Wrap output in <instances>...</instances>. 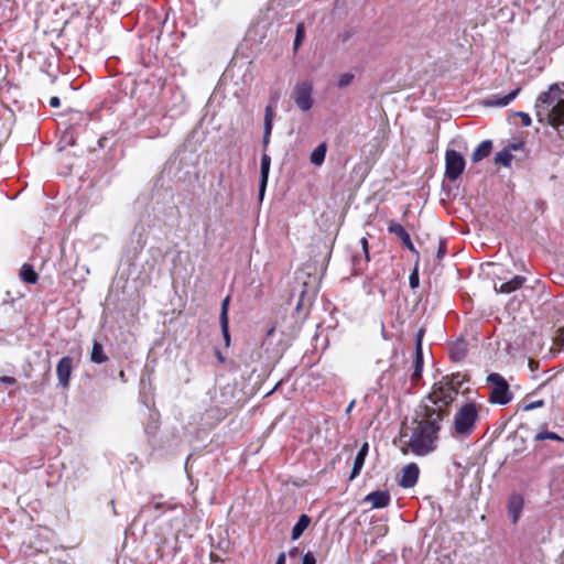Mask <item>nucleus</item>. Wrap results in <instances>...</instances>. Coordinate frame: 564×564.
Instances as JSON below:
<instances>
[{
	"label": "nucleus",
	"mask_w": 564,
	"mask_h": 564,
	"mask_svg": "<svg viewBox=\"0 0 564 564\" xmlns=\"http://www.w3.org/2000/svg\"><path fill=\"white\" fill-rule=\"evenodd\" d=\"M520 91H521V88L518 87V88L513 89L512 91H510L509 94H507L506 96H502V97L491 96L490 98H488L486 100V105L492 106V107L508 106L519 95Z\"/></svg>",
	"instance_id": "obj_13"
},
{
	"label": "nucleus",
	"mask_w": 564,
	"mask_h": 564,
	"mask_svg": "<svg viewBox=\"0 0 564 564\" xmlns=\"http://www.w3.org/2000/svg\"><path fill=\"white\" fill-rule=\"evenodd\" d=\"M544 405L543 400H536L524 405L525 411L534 410Z\"/></svg>",
	"instance_id": "obj_34"
},
{
	"label": "nucleus",
	"mask_w": 564,
	"mask_h": 564,
	"mask_svg": "<svg viewBox=\"0 0 564 564\" xmlns=\"http://www.w3.org/2000/svg\"><path fill=\"white\" fill-rule=\"evenodd\" d=\"M356 404V400H351L348 404V406L346 408V414H350V412L352 411L354 406Z\"/></svg>",
	"instance_id": "obj_45"
},
{
	"label": "nucleus",
	"mask_w": 564,
	"mask_h": 564,
	"mask_svg": "<svg viewBox=\"0 0 564 564\" xmlns=\"http://www.w3.org/2000/svg\"><path fill=\"white\" fill-rule=\"evenodd\" d=\"M512 159H513L512 154L507 149L498 152L495 156L496 163L501 164L503 166H509Z\"/></svg>",
	"instance_id": "obj_26"
},
{
	"label": "nucleus",
	"mask_w": 564,
	"mask_h": 564,
	"mask_svg": "<svg viewBox=\"0 0 564 564\" xmlns=\"http://www.w3.org/2000/svg\"><path fill=\"white\" fill-rule=\"evenodd\" d=\"M545 440H552V441L562 442V443L564 442V438L562 436H560L558 434H556L554 432H549V431H540L534 436V442H542Z\"/></svg>",
	"instance_id": "obj_25"
},
{
	"label": "nucleus",
	"mask_w": 564,
	"mask_h": 564,
	"mask_svg": "<svg viewBox=\"0 0 564 564\" xmlns=\"http://www.w3.org/2000/svg\"><path fill=\"white\" fill-rule=\"evenodd\" d=\"M525 278L522 275H516L510 281L502 283L499 289H496L500 293L509 294L519 290L525 282Z\"/></svg>",
	"instance_id": "obj_16"
},
{
	"label": "nucleus",
	"mask_w": 564,
	"mask_h": 564,
	"mask_svg": "<svg viewBox=\"0 0 564 564\" xmlns=\"http://www.w3.org/2000/svg\"><path fill=\"white\" fill-rule=\"evenodd\" d=\"M274 332H275V326H274V325H272V326L268 329V332H267V336H268V337L272 336V335L274 334Z\"/></svg>",
	"instance_id": "obj_47"
},
{
	"label": "nucleus",
	"mask_w": 564,
	"mask_h": 564,
	"mask_svg": "<svg viewBox=\"0 0 564 564\" xmlns=\"http://www.w3.org/2000/svg\"><path fill=\"white\" fill-rule=\"evenodd\" d=\"M524 506L523 497L519 494L510 496L508 501V512L513 524H517Z\"/></svg>",
	"instance_id": "obj_10"
},
{
	"label": "nucleus",
	"mask_w": 564,
	"mask_h": 564,
	"mask_svg": "<svg viewBox=\"0 0 564 564\" xmlns=\"http://www.w3.org/2000/svg\"><path fill=\"white\" fill-rule=\"evenodd\" d=\"M445 253H446V246L443 242H441L438 250H437V258L442 259L445 256Z\"/></svg>",
	"instance_id": "obj_39"
},
{
	"label": "nucleus",
	"mask_w": 564,
	"mask_h": 564,
	"mask_svg": "<svg viewBox=\"0 0 564 564\" xmlns=\"http://www.w3.org/2000/svg\"><path fill=\"white\" fill-rule=\"evenodd\" d=\"M365 501L370 502L372 508H386L390 501L391 496L387 490H377L366 496Z\"/></svg>",
	"instance_id": "obj_11"
},
{
	"label": "nucleus",
	"mask_w": 564,
	"mask_h": 564,
	"mask_svg": "<svg viewBox=\"0 0 564 564\" xmlns=\"http://www.w3.org/2000/svg\"><path fill=\"white\" fill-rule=\"evenodd\" d=\"M463 384V379L459 373L443 377L440 381L435 382L430 393H434L438 399H443L447 395L451 397V401L446 403V409L451 410V405L456 400L459 389Z\"/></svg>",
	"instance_id": "obj_4"
},
{
	"label": "nucleus",
	"mask_w": 564,
	"mask_h": 564,
	"mask_svg": "<svg viewBox=\"0 0 564 564\" xmlns=\"http://www.w3.org/2000/svg\"><path fill=\"white\" fill-rule=\"evenodd\" d=\"M270 165H271V158L268 154L264 153L261 156V166H260V173H261V180H260V186H259V196H260V198L263 197V194H264V191H265V187H267Z\"/></svg>",
	"instance_id": "obj_12"
},
{
	"label": "nucleus",
	"mask_w": 564,
	"mask_h": 564,
	"mask_svg": "<svg viewBox=\"0 0 564 564\" xmlns=\"http://www.w3.org/2000/svg\"><path fill=\"white\" fill-rule=\"evenodd\" d=\"M467 343L464 339L457 340L449 347V357L453 361L459 362L467 356Z\"/></svg>",
	"instance_id": "obj_14"
},
{
	"label": "nucleus",
	"mask_w": 564,
	"mask_h": 564,
	"mask_svg": "<svg viewBox=\"0 0 564 564\" xmlns=\"http://www.w3.org/2000/svg\"><path fill=\"white\" fill-rule=\"evenodd\" d=\"M535 115L539 122L550 124L564 141V91L557 85L539 95Z\"/></svg>",
	"instance_id": "obj_2"
},
{
	"label": "nucleus",
	"mask_w": 564,
	"mask_h": 564,
	"mask_svg": "<svg viewBox=\"0 0 564 564\" xmlns=\"http://www.w3.org/2000/svg\"><path fill=\"white\" fill-rule=\"evenodd\" d=\"M221 333L224 336L225 345L228 347L230 345V334H229V321L220 322Z\"/></svg>",
	"instance_id": "obj_30"
},
{
	"label": "nucleus",
	"mask_w": 564,
	"mask_h": 564,
	"mask_svg": "<svg viewBox=\"0 0 564 564\" xmlns=\"http://www.w3.org/2000/svg\"><path fill=\"white\" fill-rule=\"evenodd\" d=\"M403 245H404V247H405L406 249H409L410 251H412V252H416V249H415V247H414V245H413V242H412L411 238H410V239H408Z\"/></svg>",
	"instance_id": "obj_42"
},
{
	"label": "nucleus",
	"mask_w": 564,
	"mask_h": 564,
	"mask_svg": "<svg viewBox=\"0 0 564 564\" xmlns=\"http://www.w3.org/2000/svg\"><path fill=\"white\" fill-rule=\"evenodd\" d=\"M90 360L97 365L104 364L108 360V356L105 354L102 345L97 340L93 344Z\"/></svg>",
	"instance_id": "obj_21"
},
{
	"label": "nucleus",
	"mask_w": 564,
	"mask_h": 564,
	"mask_svg": "<svg viewBox=\"0 0 564 564\" xmlns=\"http://www.w3.org/2000/svg\"><path fill=\"white\" fill-rule=\"evenodd\" d=\"M354 80V75L351 73H345V74H341L338 78V87L339 88H345L347 86H349Z\"/></svg>",
	"instance_id": "obj_28"
},
{
	"label": "nucleus",
	"mask_w": 564,
	"mask_h": 564,
	"mask_svg": "<svg viewBox=\"0 0 564 564\" xmlns=\"http://www.w3.org/2000/svg\"><path fill=\"white\" fill-rule=\"evenodd\" d=\"M229 296H226L221 302V311L219 316V322L229 321L228 318V305H229Z\"/></svg>",
	"instance_id": "obj_29"
},
{
	"label": "nucleus",
	"mask_w": 564,
	"mask_h": 564,
	"mask_svg": "<svg viewBox=\"0 0 564 564\" xmlns=\"http://www.w3.org/2000/svg\"><path fill=\"white\" fill-rule=\"evenodd\" d=\"M285 557L286 556L284 552L280 553L275 561V564H285Z\"/></svg>",
	"instance_id": "obj_43"
},
{
	"label": "nucleus",
	"mask_w": 564,
	"mask_h": 564,
	"mask_svg": "<svg viewBox=\"0 0 564 564\" xmlns=\"http://www.w3.org/2000/svg\"><path fill=\"white\" fill-rule=\"evenodd\" d=\"M297 554H299V549H297V547H292V549L289 551V555H290L291 557H295Z\"/></svg>",
	"instance_id": "obj_46"
},
{
	"label": "nucleus",
	"mask_w": 564,
	"mask_h": 564,
	"mask_svg": "<svg viewBox=\"0 0 564 564\" xmlns=\"http://www.w3.org/2000/svg\"><path fill=\"white\" fill-rule=\"evenodd\" d=\"M517 116L521 119V123L523 127L531 126V123H532L531 117L527 112L519 111V112H517Z\"/></svg>",
	"instance_id": "obj_33"
},
{
	"label": "nucleus",
	"mask_w": 564,
	"mask_h": 564,
	"mask_svg": "<svg viewBox=\"0 0 564 564\" xmlns=\"http://www.w3.org/2000/svg\"><path fill=\"white\" fill-rule=\"evenodd\" d=\"M313 86L311 83L304 82L295 86L294 101L302 111H308L313 107Z\"/></svg>",
	"instance_id": "obj_7"
},
{
	"label": "nucleus",
	"mask_w": 564,
	"mask_h": 564,
	"mask_svg": "<svg viewBox=\"0 0 564 564\" xmlns=\"http://www.w3.org/2000/svg\"><path fill=\"white\" fill-rule=\"evenodd\" d=\"M423 350L415 351L414 362H413V371L411 373V382L413 384H417V382L422 378L423 371Z\"/></svg>",
	"instance_id": "obj_17"
},
{
	"label": "nucleus",
	"mask_w": 564,
	"mask_h": 564,
	"mask_svg": "<svg viewBox=\"0 0 564 564\" xmlns=\"http://www.w3.org/2000/svg\"><path fill=\"white\" fill-rule=\"evenodd\" d=\"M367 454H368V444L365 443L360 447V449L358 451V453H357V455L355 457L352 470H351V474H350V477H349L350 480L355 479L360 474V471H361V469L364 467Z\"/></svg>",
	"instance_id": "obj_15"
},
{
	"label": "nucleus",
	"mask_w": 564,
	"mask_h": 564,
	"mask_svg": "<svg viewBox=\"0 0 564 564\" xmlns=\"http://www.w3.org/2000/svg\"><path fill=\"white\" fill-rule=\"evenodd\" d=\"M360 245H361V248H362V252L365 254V261L366 262H369L370 261V254H369V242H368V238L367 237H362L360 239Z\"/></svg>",
	"instance_id": "obj_31"
},
{
	"label": "nucleus",
	"mask_w": 564,
	"mask_h": 564,
	"mask_svg": "<svg viewBox=\"0 0 564 564\" xmlns=\"http://www.w3.org/2000/svg\"><path fill=\"white\" fill-rule=\"evenodd\" d=\"M215 354H216V357L219 360V362L224 364L226 361L225 356L221 354V351L219 349H216Z\"/></svg>",
	"instance_id": "obj_44"
},
{
	"label": "nucleus",
	"mask_w": 564,
	"mask_h": 564,
	"mask_svg": "<svg viewBox=\"0 0 564 564\" xmlns=\"http://www.w3.org/2000/svg\"><path fill=\"white\" fill-rule=\"evenodd\" d=\"M73 368H74V360L69 356L62 357L56 365V376H57L58 384L63 389L69 388Z\"/></svg>",
	"instance_id": "obj_8"
},
{
	"label": "nucleus",
	"mask_w": 564,
	"mask_h": 564,
	"mask_svg": "<svg viewBox=\"0 0 564 564\" xmlns=\"http://www.w3.org/2000/svg\"><path fill=\"white\" fill-rule=\"evenodd\" d=\"M326 151H327V144L325 142L317 145L314 149V151L311 153V158H310L311 163L316 166L322 165L325 161Z\"/></svg>",
	"instance_id": "obj_24"
},
{
	"label": "nucleus",
	"mask_w": 564,
	"mask_h": 564,
	"mask_svg": "<svg viewBox=\"0 0 564 564\" xmlns=\"http://www.w3.org/2000/svg\"><path fill=\"white\" fill-rule=\"evenodd\" d=\"M119 377H120V379H121V380H124V371H123V370H121V371L119 372Z\"/></svg>",
	"instance_id": "obj_49"
},
{
	"label": "nucleus",
	"mask_w": 564,
	"mask_h": 564,
	"mask_svg": "<svg viewBox=\"0 0 564 564\" xmlns=\"http://www.w3.org/2000/svg\"><path fill=\"white\" fill-rule=\"evenodd\" d=\"M556 343L561 346H564V326L558 329Z\"/></svg>",
	"instance_id": "obj_38"
},
{
	"label": "nucleus",
	"mask_w": 564,
	"mask_h": 564,
	"mask_svg": "<svg viewBox=\"0 0 564 564\" xmlns=\"http://www.w3.org/2000/svg\"><path fill=\"white\" fill-rule=\"evenodd\" d=\"M420 476V468L416 463L405 465L401 470V478L398 484L402 488H412L416 485Z\"/></svg>",
	"instance_id": "obj_9"
},
{
	"label": "nucleus",
	"mask_w": 564,
	"mask_h": 564,
	"mask_svg": "<svg viewBox=\"0 0 564 564\" xmlns=\"http://www.w3.org/2000/svg\"><path fill=\"white\" fill-rule=\"evenodd\" d=\"M447 395L438 399L434 393L425 395L414 409L410 422H403L400 429L401 452L424 457L438 448L441 431L451 411L446 403Z\"/></svg>",
	"instance_id": "obj_1"
},
{
	"label": "nucleus",
	"mask_w": 564,
	"mask_h": 564,
	"mask_svg": "<svg viewBox=\"0 0 564 564\" xmlns=\"http://www.w3.org/2000/svg\"><path fill=\"white\" fill-rule=\"evenodd\" d=\"M492 150V142L490 140H484L473 152L471 159L474 162H479L485 158L489 156Z\"/></svg>",
	"instance_id": "obj_19"
},
{
	"label": "nucleus",
	"mask_w": 564,
	"mask_h": 564,
	"mask_svg": "<svg viewBox=\"0 0 564 564\" xmlns=\"http://www.w3.org/2000/svg\"><path fill=\"white\" fill-rule=\"evenodd\" d=\"M21 280L28 284H35L39 280V274L30 263H24L19 273Z\"/></svg>",
	"instance_id": "obj_20"
},
{
	"label": "nucleus",
	"mask_w": 564,
	"mask_h": 564,
	"mask_svg": "<svg viewBox=\"0 0 564 564\" xmlns=\"http://www.w3.org/2000/svg\"><path fill=\"white\" fill-rule=\"evenodd\" d=\"M481 404L469 401L462 404L454 414L451 433L455 437L467 438L476 430L480 420Z\"/></svg>",
	"instance_id": "obj_3"
},
{
	"label": "nucleus",
	"mask_w": 564,
	"mask_h": 564,
	"mask_svg": "<svg viewBox=\"0 0 564 564\" xmlns=\"http://www.w3.org/2000/svg\"><path fill=\"white\" fill-rule=\"evenodd\" d=\"M487 381L491 383L489 402L492 404L506 405L511 402L513 393L510 391L509 383L499 373L492 372L487 377Z\"/></svg>",
	"instance_id": "obj_5"
},
{
	"label": "nucleus",
	"mask_w": 564,
	"mask_h": 564,
	"mask_svg": "<svg viewBox=\"0 0 564 564\" xmlns=\"http://www.w3.org/2000/svg\"><path fill=\"white\" fill-rule=\"evenodd\" d=\"M388 231L390 234L395 235L402 243H404L408 239H410L409 232L404 229V227L397 223L395 220H390L388 225Z\"/></svg>",
	"instance_id": "obj_23"
},
{
	"label": "nucleus",
	"mask_w": 564,
	"mask_h": 564,
	"mask_svg": "<svg viewBox=\"0 0 564 564\" xmlns=\"http://www.w3.org/2000/svg\"><path fill=\"white\" fill-rule=\"evenodd\" d=\"M0 382L9 384V386H13L17 383V379L11 376H3V377H0Z\"/></svg>",
	"instance_id": "obj_37"
},
{
	"label": "nucleus",
	"mask_w": 564,
	"mask_h": 564,
	"mask_svg": "<svg viewBox=\"0 0 564 564\" xmlns=\"http://www.w3.org/2000/svg\"><path fill=\"white\" fill-rule=\"evenodd\" d=\"M304 37H305V29H304V25L302 23H300L296 26V34H295V39H294V50L299 48V46L301 45Z\"/></svg>",
	"instance_id": "obj_27"
},
{
	"label": "nucleus",
	"mask_w": 564,
	"mask_h": 564,
	"mask_svg": "<svg viewBox=\"0 0 564 564\" xmlns=\"http://www.w3.org/2000/svg\"><path fill=\"white\" fill-rule=\"evenodd\" d=\"M425 334L424 328H420L415 336V351L422 350V340Z\"/></svg>",
	"instance_id": "obj_32"
},
{
	"label": "nucleus",
	"mask_w": 564,
	"mask_h": 564,
	"mask_svg": "<svg viewBox=\"0 0 564 564\" xmlns=\"http://www.w3.org/2000/svg\"><path fill=\"white\" fill-rule=\"evenodd\" d=\"M529 367L531 368V370H533L535 367H538V362L533 359H530L529 360Z\"/></svg>",
	"instance_id": "obj_48"
},
{
	"label": "nucleus",
	"mask_w": 564,
	"mask_h": 564,
	"mask_svg": "<svg viewBox=\"0 0 564 564\" xmlns=\"http://www.w3.org/2000/svg\"><path fill=\"white\" fill-rule=\"evenodd\" d=\"M311 518L307 514H302L292 529V540H297L303 532L308 528Z\"/></svg>",
	"instance_id": "obj_22"
},
{
	"label": "nucleus",
	"mask_w": 564,
	"mask_h": 564,
	"mask_svg": "<svg viewBox=\"0 0 564 564\" xmlns=\"http://www.w3.org/2000/svg\"><path fill=\"white\" fill-rule=\"evenodd\" d=\"M409 282H410V286H411L412 289H415V288L419 285V275H417V271H416V270H414V271L410 274Z\"/></svg>",
	"instance_id": "obj_36"
},
{
	"label": "nucleus",
	"mask_w": 564,
	"mask_h": 564,
	"mask_svg": "<svg viewBox=\"0 0 564 564\" xmlns=\"http://www.w3.org/2000/svg\"><path fill=\"white\" fill-rule=\"evenodd\" d=\"M302 564H316L315 556L312 552H307L303 555Z\"/></svg>",
	"instance_id": "obj_35"
},
{
	"label": "nucleus",
	"mask_w": 564,
	"mask_h": 564,
	"mask_svg": "<svg viewBox=\"0 0 564 564\" xmlns=\"http://www.w3.org/2000/svg\"><path fill=\"white\" fill-rule=\"evenodd\" d=\"M273 117H274V112H273L272 107L271 106H267L265 107V112H264V131H263V145H264V148L270 142V135H271V131H272V127H273Z\"/></svg>",
	"instance_id": "obj_18"
},
{
	"label": "nucleus",
	"mask_w": 564,
	"mask_h": 564,
	"mask_svg": "<svg viewBox=\"0 0 564 564\" xmlns=\"http://www.w3.org/2000/svg\"><path fill=\"white\" fill-rule=\"evenodd\" d=\"M465 159L455 150H447L445 153V176L454 182L465 170Z\"/></svg>",
	"instance_id": "obj_6"
},
{
	"label": "nucleus",
	"mask_w": 564,
	"mask_h": 564,
	"mask_svg": "<svg viewBox=\"0 0 564 564\" xmlns=\"http://www.w3.org/2000/svg\"><path fill=\"white\" fill-rule=\"evenodd\" d=\"M403 245H404V247H405L406 249H409L410 251H412V252H416V249H415V247H414V245H413V242H412L411 238H410V239H408Z\"/></svg>",
	"instance_id": "obj_41"
},
{
	"label": "nucleus",
	"mask_w": 564,
	"mask_h": 564,
	"mask_svg": "<svg viewBox=\"0 0 564 564\" xmlns=\"http://www.w3.org/2000/svg\"><path fill=\"white\" fill-rule=\"evenodd\" d=\"M50 106H51V107H53V108H57V107H59V106H61V100H59V98H58V97H55V96H54V97H52V98L50 99Z\"/></svg>",
	"instance_id": "obj_40"
}]
</instances>
